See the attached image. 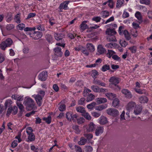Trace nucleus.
Here are the masks:
<instances>
[{
	"label": "nucleus",
	"mask_w": 152,
	"mask_h": 152,
	"mask_svg": "<svg viewBox=\"0 0 152 152\" xmlns=\"http://www.w3.org/2000/svg\"><path fill=\"white\" fill-rule=\"evenodd\" d=\"M64 35L61 34H54V37L56 40L57 41L62 39Z\"/></svg>",
	"instance_id": "nucleus-26"
},
{
	"label": "nucleus",
	"mask_w": 152,
	"mask_h": 152,
	"mask_svg": "<svg viewBox=\"0 0 152 152\" xmlns=\"http://www.w3.org/2000/svg\"><path fill=\"white\" fill-rule=\"evenodd\" d=\"M136 105V104L135 102L131 101L129 102L126 106V109L128 111L126 113V114L127 115L129 118L130 117L129 113L132 112L133 109Z\"/></svg>",
	"instance_id": "nucleus-4"
},
{
	"label": "nucleus",
	"mask_w": 152,
	"mask_h": 152,
	"mask_svg": "<svg viewBox=\"0 0 152 152\" xmlns=\"http://www.w3.org/2000/svg\"><path fill=\"white\" fill-rule=\"evenodd\" d=\"M18 145V141L16 140H14L12 142L11 144V146L13 148H14Z\"/></svg>",
	"instance_id": "nucleus-62"
},
{
	"label": "nucleus",
	"mask_w": 152,
	"mask_h": 152,
	"mask_svg": "<svg viewBox=\"0 0 152 152\" xmlns=\"http://www.w3.org/2000/svg\"><path fill=\"white\" fill-rule=\"evenodd\" d=\"M69 3V1H68L64 2L60 5L59 9L60 10L62 9H64V10L68 9V5Z\"/></svg>",
	"instance_id": "nucleus-16"
},
{
	"label": "nucleus",
	"mask_w": 152,
	"mask_h": 152,
	"mask_svg": "<svg viewBox=\"0 0 152 152\" xmlns=\"http://www.w3.org/2000/svg\"><path fill=\"white\" fill-rule=\"evenodd\" d=\"M110 69V66L107 65H105L103 66L101 70L103 72H105L107 70H108Z\"/></svg>",
	"instance_id": "nucleus-45"
},
{
	"label": "nucleus",
	"mask_w": 152,
	"mask_h": 152,
	"mask_svg": "<svg viewBox=\"0 0 152 152\" xmlns=\"http://www.w3.org/2000/svg\"><path fill=\"white\" fill-rule=\"evenodd\" d=\"M106 112L109 115L113 116H115L119 114V112L116 109L110 108L106 110Z\"/></svg>",
	"instance_id": "nucleus-5"
},
{
	"label": "nucleus",
	"mask_w": 152,
	"mask_h": 152,
	"mask_svg": "<svg viewBox=\"0 0 152 152\" xmlns=\"http://www.w3.org/2000/svg\"><path fill=\"white\" fill-rule=\"evenodd\" d=\"M140 2L141 4H145L147 5H149L151 3L150 0H140Z\"/></svg>",
	"instance_id": "nucleus-40"
},
{
	"label": "nucleus",
	"mask_w": 152,
	"mask_h": 152,
	"mask_svg": "<svg viewBox=\"0 0 152 152\" xmlns=\"http://www.w3.org/2000/svg\"><path fill=\"white\" fill-rule=\"evenodd\" d=\"M96 104V102H93L90 104L87 105V107L88 109L92 110L94 108Z\"/></svg>",
	"instance_id": "nucleus-36"
},
{
	"label": "nucleus",
	"mask_w": 152,
	"mask_h": 152,
	"mask_svg": "<svg viewBox=\"0 0 152 152\" xmlns=\"http://www.w3.org/2000/svg\"><path fill=\"white\" fill-rule=\"evenodd\" d=\"M49 22L50 25L52 26L56 23V21L55 18H51L50 19Z\"/></svg>",
	"instance_id": "nucleus-55"
},
{
	"label": "nucleus",
	"mask_w": 152,
	"mask_h": 152,
	"mask_svg": "<svg viewBox=\"0 0 152 152\" xmlns=\"http://www.w3.org/2000/svg\"><path fill=\"white\" fill-rule=\"evenodd\" d=\"M124 34L126 39L127 40H129L131 37L129 34L128 31L126 30H124L123 32V35Z\"/></svg>",
	"instance_id": "nucleus-28"
},
{
	"label": "nucleus",
	"mask_w": 152,
	"mask_h": 152,
	"mask_svg": "<svg viewBox=\"0 0 152 152\" xmlns=\"http://www.w3.org/2000/svg\"><path fill=\"white\" fill-rule=\"evenodd\" d=\"M121 92L124 94L125 96L127 98L130 99L132 96L130 91L127 89H122Z\"/></svg>",
	"instance_id": "nucleus-8"
},
{
	"label": "nucleus",
	"mask_w": 152,
	"mask_h": 152,
	"mask_svg": "<svg viewBox=\"0 0 152 152\" xmlns=\"http://www.w3.org/2000/svg\"><path fill=\"white\" fill-rule=\"evenodd\" d=\"M117 45L115 43H109L107 44L105 46L109 48H115L117 47Z\"/></svg>",
	"instance_id": "nucleus-22"
},
{
	"label": "nucleus",
	"mask_w": 152,
	"mask_h": 152,
	"mask_svg": "<svg viewBox=\"0 0 152 152\" xmlns=\"http://www.w3.org/2000/svg\"><path fill=\"white\" fill-rule=\"evenodd\" d=\"M87 141V139L82 137L80 138V141L78 142V144L80 145H83L86 143Z\"/></svg>",
	"instance_id": "nucleus-27"
},
{
	"label": "nucleus",
	"mask_w": 152,
	"mask_h": 152,
	"mask_svg": "<svg viewBox=\"0 0 152 152\" xmlns=\"http://www.w3.org/2000/svg\"><path fill=\"white\" fill-rule=\"evenodd\" d=\"M135 17L139 20L142 19V15L140 12H137L135 14Z\"/></svg>",
	"instance_id": "nucleus-43"
},
{
	"label": "nucleus",
	"mask_w": 152,
	"mask_h": 152,
	"mask_svg": "<svg viewBox=\"0 0 152 152\" xmlns=\"http://www.w3.org/2000/svg\"><path fill=\"white\" fill-rule=\"evenodd\" d=\"M42 119L48 124H50L51 121V117L50 116H48L47 118L44 117Z\"/></svg>",
	"instance_id": "nucleus-39"
},
{
	"label": "nucleus",
	"mask_w": 152,
	"mask_h": 152,
	"mask_svg": "<svg viewBox=\"0 0 152 152\" xmlns=\"http://www.w3.org/2000/svg\"><path fill=\"white\" fill-rule=\"evenodd\" d=\"M99 123L102 125L107 124L108 121L107 118L103 116H101L99 119Z\"/></svg>",
	"instance_id": "nucleus-12"
},
{
	"label": "nucleus",
	"mask_w": 152,
	"mask_h": 152,
	"mask_svg": "<svg viewBox=\"0 0 152 152\" xmlns=\"http://www.w3.org/2000/svg\"><path fill=\"white\" fill-rule=\"evenodd\" d=\"M76 109L77 112L80 113L82 114L85 112V109L81 107H76Z\"/></svg>",
	"instance_id": "nucleus-38"
},
{
	"label": "nucleus",
	"mask_w": 152,
	"mask_h": 152,
	"mask_svg": "<svg viewBox=\"0 0 152 152\" xmlns=\"http://www.w3.org/2000/svg\"><path fill=\"white\" fill-rule=\"evenodd\" d=\"M96 128L95 125L92 122H91L88 125L87 128V131L89 132L93 131Z\"/></svg>",
	"instance_id": "nucleus-13"
},
{
	"label": "nucleus",
	"mask_w": 152,
	"mask_h": 152,
	"mask_svg": "<svg viewBox=\"0 0 152 152\" xmlns=\"http://www.w3.org/2000/svg\"><path fill=\"white\" fill-rule=\"evenodd\" d=\"M47 72L46 71H43L39 75V79L42 81L45 80L47 77Z\"/></svg>",
	"instance_id": "nucleus-9"
},
{
	"label": "nucleus",
	"mask_w": 152,
	"mask_h": 152,
	"mask_svg": "<svg viewBox=\"0 0 152 152\" xmlns=\"http://www.w3.org/2000/svg\"><path fill=\"white\" fill-rule=\"evenodd\" d=\"M91 114L94 117L97 118L100 116L101 114L99 113L93 112L91 113Z\"/></svg>",
	"instance_id": "nucleus-53"
},
{
	"label": "nucleus",
	"mask_w": 152,
	"mask_h": 152,
	"mask_svg": "<svg viewBox=\"0 0 152 152\" xmlns=\"http://www.w3.org/2000/svg\"><path fill=\"white\" fill-rule=\"evenodd\" d=\"M129 49L131 51L132 53H135L136 52L137 48L135 47L134 46L129 48Z\"/></svg>",
	"instance_id": "nucleus-58"
},
{
	"label": "nucleus",
	"mask_w": 152,
	"mask_h": 152,
	"mask_svg": "<svg viewBox=\"0 0 152 152\" xmlns=\"http://www.w3.org/2000/svg\"><path fill=\"white\" fill-rule=\"evenodd\" d=\"M54 50L56 54L58 56H61L62 54L61 52V48L60 47H57L54 49Z\"/></svg>",
	"instance_id": "nucleus-21"
},
{
	"label": "nucleus",
	"mask_w": 152,
	"mask_h": 152,
	"mask_svg": "<svg viewBox=\"0 0 152 152\" xmlns=\"http://www.w3.org/2000/svg\"><path fill=\"white\" fill-rule=\"evenodd\" d=\"M106 97L110 100H112L116 97V95L111 93H107L105 94Z\"/></svg>",
	"instance_id": "nucleus-19"
},
{
	"label": "nucleus",
	"mask_w": 152,
	"mask_h": 152,
	"mask_svg": "<svg viewBox=\"0 0 152 152\" xmlns=\"http://www.w3.org/2000/svg\"><path fill=\"white\" fill-rule=\"evenodd\" d=\"M66 109V106L64 104L60 105L59 107V109L60 111H63L64 110Z\"/></svg>",
	"instance_id": "nucleus-59"
},
{
	"label": "nucleus",
	"mask_w": 152,
	"mask_h": 152,
	"mask_svg": "<svg viewBox=\"0 0 152 152\" xmlns=\"http://www.w3.org/2000/svg\"><path fill=\"white\" fill-rule=\"evenodd\" d=\"M120 45L123 47H125L127 45V42L124 40H121L119 41Z\"/></svg>",
	"instance_id": "nucleus-49"
},
{
	"label": "nucleus",
	"mask_w": 152,
	"mask_h": 152,
	"mask_svg": "<svg viewBox=\"0 0 152 152\" xmlns=\"http://www.w3.org/2000/svg\"><path fill=\"white\" fill-rule=\"evenodd\" d=\"M72 114V113L71 112H69L66 113V117L68 121H71Z\"/></svg>",
	"instance_id": "nucleus-32"
},
{
	"label": "nucleus",
	"mask_w": 152,
	"mask_h": 152,
	"mask_svg": "<svg viewBox=\"0 0 152 152\" xmlns=\"http://www.w3.org/2000/svg\"><path fill=\"white\" fill-rule=\"evenodd\" d=\"M106 50L102 45H99L97 47V52L99 54H103L106 52Z\"/></svg>",
	"instance_id": "nucleus-14"
},
{
	"label": "nucleus",
	"mask_w": 152,
	"mask_h": 152,
	"mask_svg": "<svg viewBox=\"0 0 152 152\" xmlns=\"http://www.w3.org/2000/svg\"><path fill=\"white\" fill-rule=\"evenodd\" d=\"M106 34L107 35V39L108 41H116V38L114 35L116 34V32L114 29L110 28L107 29L106 31Z\"/></svg>",
	"instance_id": "nucleus-3"
},
{
	"label": "nucleus",
	"mask_w": 152,
	"mask_h": 152,
	"mask_svg": "<svg viewBox=\"0 0 152 152\" xmlns=\"http://www.w3.org/2000/svg\"><path fill=\"white\" fill-rule=\"evenodd\" d=\"M107 107V104L102 105L98 106L96 107L95 109V110H97L101 111L104 109H105Z\"/></svg>",
	"instance_id": "nucleus-30"
},
{
	"label": "nucleus",
	"mask_w": 152,
	"mask_h": 152,
	"mask_svg": "<svg viewBox=\"0 0 152 152\" xmlns=\"http://www.w3.org/2000/svg\"><path fill=\"white\" fill-rule=\"evenodd\" d=\"M124 3V0H118L116 4V7L117 8H120L123 5Z\"/></svg>",
	"instance_id": "nucleus-24"
},
{
	"label": "nucleus",
	"mask_w": 152,
	"mask_h": 152,
	"mask_svg": "<svg viewBox=\"0 0 152 152\" xmlns=\"http://www.w3.org/2000/svg\"><path fill=\"white\" fill-rule=\"evenodd\" d=\"M102 17L105 18L108 17L109 15V12L106 11H104L101 13Z\"/></svg>",
	"instance_id": "nucleus-34"
},
{
	"label": "nucleus",
	"mask_w": 152,
	"mask_h": 152,
	"mask_svg": "<svg viewBox=\"0 0 152 152\" xmlns=\"http://www.w3.org/2000/svg\"><path fill=\"white\" fill-rule=\"evenodd\" d=\"M82 115L87 120H90L91 119V116L88 112L85 111L82 114Z\"/></svg>",
	"instance_id": "nucleus-33"
},
{
	"label": "nucleus",
	"mask_w": 152,
	"mask_h": 152,
	"mask_svg": "<svg viewBox=\"0 0 152 152\" xmlns=\"http://www.w3.org/2000/svg\"><path fill=\"white\" fill-rule=\"evenodd\" d=\"M17 104L19 109L21 111H23L24 107L21 103L20 102H17Z\"/></svg>",
	"instance_id": "nucleus-54"
},
{
	"label": "nucleus",
	"mask_w": 152,
	"mask_h": 152,
	"mask_svg": "<svg viewBox=\"0 0 152 152\" xmlns=\"http://www.w3.org/2000/svg\"><path fill=\"white\" fill-rule=\"evenodd\" d=\"M85 99L84 98H82L79 100L78 101V104L80 105H83L85 103Z\"/></svg>",
	"instance_id": "nucleus-52"
},
{
	"label": "nucleus",
	"mask_w": 152,
	"mask_h": 152,
	"mask_svg": "<svg viewBox=\"0 0 152 152\" xmlns=\"http://www.w3.org/2000/svg\"><path fill=\"white\" fill-rule=\"evenodd\" d=\"M115 54V52L112 50H108V51L106 54V56L109 58H110L113 55Z\"/></svg>",
	"instance_id": "nucleus-31"
},
{
	"label": "nucleus",
	"mask_w": 152,
	"mask_h": 152,
	"mask_svg": "<svg viewBox=\"0 0 152 152\" xmlns=\"http://www.w3.org/2000/svg\"><path fill=\"white\" fill-rule=\"evenodd\" d=\"M135 90L136 92L140 94H143L145 93V91L144 90H141L140 89H135Z\"/></svg>",
	"instance_id": "nucleus-56"
},
{
	"label": "nucleus",
	"mask_w": 152,
	"mask_h": 152,
	"mask_svg": "<svg viewBox=\"0 0 152 152\" xmlns=\"http://www.w3.org/2000/svg\"><path fill=\"white\" fill-rule=\"evenodd\" d=\"M120 81V79L118 77L115 76L111 77L109 80V81L110 83L109 85L110 87L114 89L115 90H120V87L117 85Z\"/></svg>",
	"instance_id": "nucleus-1"
},
{
	"label": "nucleus",
	"mask_w": 152,
	"mask_h": 152,
	"mask_svg": "<svg viewBox=\"0 0 152 152\" xmlns=\"http://www.w3.org/2000/svg\"><path fill=\"white\" fill-rule=\"evenodd\" d=\"M23 104L26 106V109L27 110H30L37 108L34 102L28 96L25 97L23 102Z\"/></svg>",
	"instance_id": "nucleus-2"
},
{
	"label": "nucleus",
	"mask_w": 152,
	"mask_h": 152,
	"mask_svg": "<svg viewBox=\"0 0 152 152\" xmlns=\"http://www.w3.org/2000/svg\"><path fill=\"white\" fill-rule=\"evenodd\" d=\"M94 98L95 96L94 95L91 94H89L87 96L86 101L87 102H89L92 101Z\"/></svg>",
	"instance_id": "nucleus-29"
},
{
	"label": "nucleus",
	"mask_w": 152,
	"mask_h": 152,
	"mask_svg": "<svg viewBox=\"0 0 152 152\" xmlns=\"http://www.w3.org/2000/svg\"><path fill=\"white\" fill-rule=\"evenodd\" d=\"M96 101L98 104L104 103L107 102V99L104 98H98L96 99Z\"/></svg>",
	"instance_id": "nucleus-18"
},
{
	"label": "nucleus",
	"mask_w": 152,
	"mask_h": 152,
	"mask_svg": "<svg viewBox=\"0 0 152 152\" xmlns=\"http://www.w3.org/2000/svg\"><path fill=\"white\" fill-rule=\"evenodd\" d=\"M12 102L11 99H8L6 100L4 104V105L6 107H7L10 106V105L12 104Z\"/></svg>",
	"instance_id": "nucleus-46"
},
{
	"label": "nucleus",
	"mask_w": 152,
	"mask_h": 152,
	"mask_svg": "<svg viewBox=\"0 0 152 152\" xmlns=\"http://www.w3.org/2000/svg\"><path fill=\"white\" fill-rule=\"evenodd\" d=\"M86 47L87 50L90 52H93L95 50L94 46L92 43H90L87 44Z\"/></svg>",
	"instance_id": "nucleus-15"
},
{
	"label": "nucleus",
	"mask_w": 152,
	"mask_h": 152,
	"mask_svg": "<svg viewBox=\"0 0 152 152\" xmlns=\"http://www.w3.org/2000/svg\"><path fill=\"white\" fill-rule=\"evenodd\" d=\"M98 75V72L96 70H94L92 71L91 76L93 78H96Z\"/></svg>",
	"instance_id": "nucleus-44"
},
{
	"label": "nucleus",
	"mask_w": 152,
	"mask_h": 152,
	"mask_svg": "<svg viewBox=\"0 0 152 152\" xmlns=\"http://www.w3.org/2000/svg\"><path fill=\"white\" fill-rule=\"evenodd\" d=\"M20 15L19 14L15 16V20L17 23H19L20 22Z\"/></svg>",
	"instance_id": "nucleus-51"
},
{
	"label": "nucleus",
	"mask_w": 152,
	"mask_h": 152,
	"mask_svg": "<svg viewBox=\"0 0 152 152\" xmlns=\"http://www.w3.org/2000/svg\"><path fill=\"white\" fill-rule=\"evenodd\" d=\"M31 37H33L35 39H38L40 38L42 36V33L40 32H34L32 34H29Z\"/></svg>",
	"instance_id": "nucleus-6"
},
{
	"label": "nucleus",
	"mask_w": 152,
	"mask_h": 152,
	"mask_svg": "<svg viewBox=\"0 0 152 152\" xmlns=\"http://www.w3.org/2000/svg\"><path fill=\"white\" fill-rule=\"evenodd\" d=\"M23 95H20L18 94L13 95L12 96V99L16 100L17 101H20L23 100Z\"/></svg>",
	"instance_id": "nucleus-17"
},
{
	"label": "nucleus",
	"mask_w": 152,
	"mask_h": 152,
	"mask_svg": "<svg viewBox=\"0 0 152 152\" xmlns=\"http://www.w3.org/2000/svg\"><path fill=\"white\" fill-rule=\"evenodd\" d=\"M104 130V127L103 126H99L96 127L95 130V134L96 136H98L101 135L103 132Z\"/></svg>",
	"instance_id": "nucleus-11"
},
{
	"label": "nucleus",
	"mask_w": 152,
	"mask_h": 152,
	"mask_svg": "<svg viewBox=\"0 0 152 152\" xmlns=\"http://www.w3.org/2000/svg\"><path fill=\"white\" fill-rule=\"evenodd\" d=\"M32 96L34 98L38 105L39 106H41L42 105V96H41L39 94H38L37 95H33Z\"/></svg>",
	"instance_id": "nucleus-7"
},
{
	"label": "nucleus",
	"mask_w": 152,
	"mask_h": 152,
	"mask_svg": "<svg viewBox=\"0 0 152 152\" xmlns=\"http://www.w3.org/2000/svg\"><path fill=\"white\" fill-rule=\"evenodd\" d=\"M77 123L79 124H82L85 121V119L82 117H80L77 119Z\"/></svg>",
	"instance_id": "nucleus-57"
},
{
	"label": "nucleus",
	"mask_w": 152,
	"mask_h": 152,
	"mask_svg": "<svg viewBox=\"0 0 152 152\" xmlns=\"http://www.w3.org/2000/svg\"><path fill=\"white\" fill-rule=\"evenodd\" d=\"M91 88L94 92H99V88L97 86H91Z\"/></svg>",
	"instance_id": "nucleus-42"
},
{
	"label": "nucleus",
	"mask_w": 152,
	"mask_h": 152,
	"mask_svg": "<svg viewBox=\"0 0 152 152\" xmlns=\"http://www.w3.org/2000/svg\"><path fill=\"white\" fill-rule=\"evenodd\" d=\"M142 109L140 105H136L134 109L133 113L135 115H138L141 113Z\"/></svg>",
	"instance_id": "nucleus-10"
},
{
	"label": "nucleus",
	"mask_w": 152,
	"mask_h": 152,
	"mask_svg": "<svg viewBox=\"0 0 152 152\" xmlns=\"http://www.w3.org/2000/svg\"><path fill=\"white\" fill-rule=\"evenodd\" d=\"M131 34L134 37H136L138 36L137 31L135 29H133L132 30Z\"/></svg>",
	"instance_id": "nucleus-50"
},
{
	"label": "nucleus",
	"mask_w": 152,
	"mask_h": 152,
	"mask_svg": "<svg viewBox=\"0 0 152 152\" xmlns=\"http://www.w3.org/2000/svg\"><path fill=\"white\" fill-rule=\"evenodd\" d=\"M8 47H9L11 45L12 43V40L10 38L7 39L5 41H4Z\"/></svg>",
	"instance_id": "nucleus-37"
},
{
	"label": "nucleus",
	"mask_w": 152,
	"mask_h": 152,
	"mask_svg": "<svg viewBox=\"0 0 152 152\" xmlns=\"http://www.w3.org/2000/svg\"><path fill=\"white\" fill-rule=\"evenodd\" d=\"M8 47L4 42H3L0 44V48L2 50H4Z\"/></svg>",
	"instance_id": "nucleus-48"
},
{
	"label": "nucleus",
	"mask_w": 152,
	"mask_h": 152,
	"mask_svg": "<svg viewBox=\"0 0 152 152\" xmlns=\"http://www.w3.org/2000/svg\"><path fill=\"white\" fill-rule=\"evenodd\" d=\"M119 104V101L118 98H115L113 101L112 105L114 107H118Z\"/></svg>",
	"instance_id": "nucleus-25"
},
{
	"label": "nucleus",
	"mask_w": 152,
	"mask_h": 152,
	"mask_svg": "<svg viewBox=\"0 0 152 152\" xmlns=\"http://www.w3.org/2000/svg\"><path fill=\"white\" fill-rule=\"evenodd\" d=\"M87 22V21H84L82 23L80 26V28L81 29L84 30L88 28V26L86 24Z\"/></svg>",
	"instance_id": "nucleus-23"
},
{
	"label": "nucleus",
	"mask_w": 152,
	"mask_h": 152,
	"mask_svg": "<svg viewBox=\"0 0 152 152\" xmlns=\"http://www.w3.org/2000/svg\"><path fill=\"white\" fill-rule=\"evenodd\" d=\"M25 27V25L23 23L19 24L17 26V28L20 30H22Z\"/></svg>",
	"instance_id": "nucleus-41"
},
{
	"label": "nucleus",
	"mask_w": 152,
	"mask_h": 152,
	"mask_svg": "<svg viewBox=\"0 0 152 152\" xmlns=\"http://www.w3.org/2000/svg\"><path fill=\"white\" fill-rule=\"evenodd\" d=\"M139 101L141 103H146L148 101L147 97L145 96H142L139 98Z\"/></svg>",
	"instance_id": "nucleus-20"
},
{
	"label": "nucleus",
	"mask_w": 152,
	"mask_h": 152,
	"mask_svg": "<svg viewBox=\"0 0 152 152\" xmlns=\"http://www.w3.org/2000/svg\"><path fill=\"white\" fill-rule=\"evenodd\" d=\"M112 58L113 59L116 61H120L121 60L120 58L116 55L114 54L113 55Z\"/></svg>",
	"instance_id": "nucleus-60"
},
{
	"label": "nucleus",
	"mask_w": 152,
	"mask_h": 152,
	"mask_svg": "<svg viewBox=\"0 0 152 152\" xmlns=\"http://www.w3.org/2000/svg\"><path fill=\"white\" fill-rule=\"evenodd\" d=\"M84 135L88 139H90L93 138V135L91 134H84Z\"/></svg>",
	"instance_id": "nucleus-63"
},
{
	"label": "nucleus",
	"mask_w": 152,
	"mask_h": 152,
	"mask_svg": "<svg viewBox=\"0 0 152 152\" xmlns=\"http://www.w3.org/2000/svg\"><path fill=\"white\" fill-rule=\"evenodd\" d=\"M76 152H83L82 151V148L80 147L77 146H75Z\"/></svg>",
	"instance_id": "nucleus-61"
},
{
	"label": "nucleus",
	"mask_w": 152,
	"mask_h": 152,
	"mask_svg": "<svg viewBox=\"0 0 152 152\" xmlns=\"http://www.w3.org/2000/svg\"><path fill=\"white\" fill-rule=\"evenodd\" d=\"M148 17L150 19H152V10H149L147 12Z\"/></svg>",
	"instance_id": "nucleus-64"
},
{
	"label": "nucleus",
	"mask_w": 152,
	"mask_h": 152,
	"mask_svg": "<svg viewBox=\"0 0 152 152\" xmlns=\"http://www.w3.org/2000/svg\"><path fill=\"white\" fill-rule=\"evenodd\" d=\"M107 5L110 8H113L114 6V3L113 0H109L107 1Z\"/></svg>",
	"instance_id": "nucleus-47"
},
{
	"label": "nucleus",
	"mask_w": 152,
	"mask_h": 152,
	"mask_svg": "<svg viewBox=\"0 0 152 152\" xmlns=\"http://www.w3.org/2000/svg\"><path fill=\"white\" fill-rule=\"evenodd\" d=\"M28 141L32 142L34 141L35 140V136L33 133H31L28 134Z\"/></svg>",
	"instance_id": "nucleus-35"
}]
</instances>
